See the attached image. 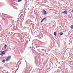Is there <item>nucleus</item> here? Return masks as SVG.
Segmentation results:
<instances>
[{"label":"nucleus","mask_w":73,"mask_h":73,"mask_svg":"<svg viewBox=\"0 0 73 73\" xmlns=\"http://www.w3.org/2000/svg\"><path fill=\"white\" fill-rule=\"evenodd\" d=\"M72 12H73V9L71 11Z\"/></svg>","instance_id":"13"},{"label":"nucleus","mask_w":73,"mask_h":73,"mask_svg":"<svg viewBox=\"0 0 73 73\" xmlns=\"http://www.w3.org/2000/svg\"><path fill=\"white\" fill-rule=\"evenodd\" d=\"M55 14L56 15H57V13H55Z\"/></svg>","instance_id":"14"},{"label":"nucleus","mask_w":73,"mask_h":73,"mask_svg":"<svg viewBox=\"0 0 73 73\" xmlns=\"http://www.w3.org/2000/svg\"><path fill=\"white\" fill-rule=\"evenodd\" d=\"M43 13H44V15H46L47 14V13L46 12V11H45L44 10H43Z\"/></svg>","instance_id":"3"},{"label":"nucleus","mask_w":73,"mask_h":73,"mask_svg":"<svg viewBox=\"0 0 73 73\" xmlns=\"http://www.w3.org/2000/svg\"><path fill=\"white\" fill-rule=\"evenodd\" d=\"M44 50V49H42L41 50Z\"/></svg>","instance_id":"15"},{"label":"nucleus","mask_w":73,"mask_h":73,"mask_svg":"<svg viewBox=\"0 0 73 73\" xmlns=\"http://www.w3.org/2000/svg\"><path fill=\"white\" fill-rule=\"evenodd\" d=\"M11 58V56H8L6 59V60L7 61H8Z\"/></svg>","instance_id":"1"},{"label":"nucleus","mask_w":73,"mask_h":73,"mask_svg":"<svg viewBox=\"0 0 73 73\" xmlns=\"http://www.w3.org/2000/svg\"><path fill=\"white\" fill-rule=\"evenodd\" d=\"M54 34L55 36H56V32H54Z\"/></svg>","instance_id":"8"},{"label":"nucleus","mask_w":73,"mask_h":73,"mask_svg":"<svg viewBox=\"0 0 73 73\" xmlns=\"http://www.w3.org/2000/svg\"><path fill=\"white\" fill-rule=\"evenodd\" d=\"M59 34L60 35V36H62L63 35V33H62V32H61V33H59Z\"/></svg>","instance_id":"5"},{"label":"nucleus","mask_w":73,"mask_h":73,"mask_svg":"<svg viewBox=\"0 0 73 73\" xmlns=\"http://www.w3.org/2000/svg\"><path fill=\"white\" fill-rule=\"evenodd\" d=\"M46 19V18L45 17L44 18L42 19V20L41 21V23H42V22H43V21H44V20H45Z\"/></svg>","instance_id":"6"},{"label":"nucleus","mask_w":73,"mask_h":73,"mask_svg":"<svg viewBox=\"0 0 73 73\" xmlns=\"http://www.w3.org/2000/svg\"><path fill=\"white\" fill-rule=\"evenodd\" d=\"M4 51H5V52H7V50H5Z\"/></svg>","instance_id":"12"},{"label":"nucleus","mask_w":73,"mask_h":73,"mask_svg":"<svg viewBox=\"0 0 73 73\" xmlns=\"http://www.w3.org/2000/svg\"><path fill=\"white\" fill-rule=\"evenodd\" d=\"M1 53L2 54H5V51H3V52H2L1 51Z\"/></svg>","instance_id":"4"},{"label":"nucleus","mask_w":73,"mask_h":73,"mask_svg":"<svg viewBox=\"0 0 73 73\" xmlns=\"http://www.w3.org/2000/svg\"><path fill=\"white\" fill-rule=\"evenodd\" d=\"M71 29H73V25H72L70 27Z\"/></svg>","instance_id":"7"},{"label":"nucleus","mask_w":73,"mask_h":73,"mask_svg":"<svg viewBox=\"0 0 73 73\" xmlns=\"http://www.w3.org/2000/svg\"><path fill=\"white\" fill-rule=\"evenodd\" d=\"M5 60H4L2 61V62H5Z\"/></svg>","instance_id":"11"},{"label":"nucleus","mask_w":73,"mask_h":73,"mask_svg":"<svg viewBox=\"0 0 73 73\" xmlns=\"http://www.w3.org/2000/svg\"><path fill=\"white\" fill-rule=\"evenodd\" d=\"M22 1V0H18V2H21Z\"/></svg>","instance_id":"9"},{"label":"nucleus","mask_w":73,"mask_h":73,"mask_svg":"<svg viewBox=\"0 0 73 73\" xmlns=\"http://www.w3.org/2000/svg\"><path fill=\"white\" fill-rule=\"evenodd\" d=\"M62 13L64 14H67L68 13V11H64L62 12Z\"/></svg>","instance_id":"2"},{"label":"nucleus","mask_w":73,"mask_h":73,"mask_svg":"<svg viewBox=\"0 0 73 73\" xmlns=\"http://www.w3.org/2000/svg\"><path fill=\"white\" fill-rule=\"evenodd\" d=\"M7 45L6 44H5L4 47L6 48V47H7Z\"/></svg>","instance_id":"10"},{"label":"nucleus","mask_w":73,"mask_h":73,"mask_svg":"<svg viewBox=\"0 0 73 73\" xmlns=\"http://www.w3.org/2000/svg\"><path fill=\"white\" fill-rule=\"evenodd\" d=\"M1 55L2 56H3V54H1Z\"/></svg>","instance_id":"16"}]
</instances>
